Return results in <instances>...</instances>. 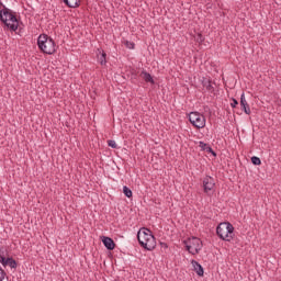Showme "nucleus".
Returning <instances> with one entry per match:
<instances>
[{"mask_svg":"<svg viewBox=\"0 0 281 281\" xmlns=\"http://www.w3.org/2000/svg\"><path fill=\"white\" fill-rule=\"evenodd\" d=\"M189 122L194 128H205V115L199 112L189 113Z\"/></svg>","mask_w":281,"mask_h":281,"instance_id":"nucleus-5","label":"nucleus"},{"mask_svg":"<svg viewBox=\"0 0 281 281\" xmlns=\"http://www.w3.org/2000/svg\"><path fill=\"white\" fill-rule=\"evenodd\" d=\"M125 46L127 47V49H135V43L133 42L126 41Z\"/></svg>","mask_w":281,"mask_h":281,"instance_id":"nucleus-22","label":"nucleus"},{"mask_svg":"<svg viewBox=\"0 0 281 281\" xmlns=\"http://www.w3.org/2000/svg\"><path fill=\"white\" fill-rule=\"evenodd\" d=\"M216 235L221 240L231 243L234 240V225L229 222H222L216 227Z\"/></svg>","mask_w":281,"mask_h":281,"instance_id":"nucleus-4","label":"nucleus"},{"mask_svg":"<svg viewBox=\"0 0 281 281\" xmlns=\"http://www.w3.org/2000/svg\"><path fill=\"white\" fill-rule=\"evenodd\" d=\"M216 186V182L214 181V178L206 176L203 179V188H204V192H212V190H214V187Z\"/></svg>","mask_w":281,"mask_h":281,"instance_id":"nucleus-7","label":"nucleus"},{"mask_svg":"<svg viewBox=\"0 0 281 281\" xmlns=\"http://www.w3.org/2000/svg\"><path fill=\"white\" fill-rule=\"evenodd\" d=\"M232 103H231V106H232V109H236V105L238 104V100H236V99H232Z\"/></svg>","mask_w":281,"mask_h":281,"instance_id":"nucleus-25","label":"nucleus"},{"mask_svg":"<svg viewBox=\"0 0 281 281\" xmlns=\"http://www.w3.org/2000/svg\"><path fill=\"white\" fill-rule=\"evenodd\" d=\"M140 78H143L145 82H150V85H155V79H153V76L146 70H143L140 72Z\"/></svg>","mask_w":281,"mask_h":281,"instance_id":"nucleus-12","label":"nucleus"},{"mask_svg":"<svg viewBox=\"0 0 281 281\" xmlns=\"http://www.w3.org/2000/svg\"><path fill=\"white\" fill-rule=\"evenodd\" d=\"M37 47L43 54H56V42L47 34H41L37 38Z\"/></svg>","mask_w":281,"mask_h":281,"instance_id":"nucleus-3","label":"nucleus"},{"mask_svg":"<svg viewBox=\"0 0 281 281\" xmlns=\"http://www.w3.org/2000/svg\"><path fill=\"white\" fill-rule=\"evenodd\" d=\"M108 146H110V148H117V143H115L113 139H110L108 140Z\"/></svg>","mask_w":281,"mask_h":281,"instance_id":"nucleus-23","label":"nucleus"},{"mask_svg":"<svg viewBox=\"0 0 281 281\" xmlns=\"http://www.w3.org/2000/svg\"><path fill=\"white\" fill-rule=\"evenodd\" d=\"M161 247H164V249H168V244L161 243Z\"/></svg>","mask_w":281,"mask_h":281,"instance_id":"nucleus-26","label":"nucleus"},{"mask_svg":"<svg viewBox=\"0 0 281 281\" xmlns=\"http://www.w3.org/2000/svg\"><path fill=\"white\" fill-rule=\"evenodd\" d=\"M101 240H102L105 249H108V251H113V249H115V241L113 240V238L106 237V236H101Z\"/></svg>","mask_w":281,"mask_h":281,"instance_id":"nucleus-8","label":"nucleus"},{"mask_svg":"<svg viewBox=\"0 0 281 281\" xmlns=\"http://www.w3.org/2000/svg\"><path fill=\"white\" fill-rule=\"evenodd\" d=\"M250 159L254 166H260L262 164V160H260V157L252 156Z\"/></svg>","mask_w":281,"mask_h":281,"instance_id":"nucleus-18","label":"nucleus"},{"mask_svg":"<svg viewBox=\"0 0 281 281\" xmlns=\"http://www.w3.org/2000/svg\"><path fill=\"white\" fill-rule=\"evenodd\" d=\"M8 267H10V269H16V267H19V263L16 262V260H14V258L8 257Z\"/></svg>","mask_w":281,"mask_h":281,"instance_id":"nucleus-15","label":"nucleus"},{"mask_svg":"<svg viewBox=\"0 0 281 281\" xmlns=\"http://www.w3.org/2000/svg\"><path fill=\"white\" fill-rule=\"evenodd\" d=\"M5 276H8V273H5V270L0 266V281L5 280Z\"/></svg>","mask_w":281,"mask_h":281,"instance_id":"nucleus-20","label":"nucleus"},{"mask_svg":"<svg viewBox=\"0 0 281 281\" xmlns=\"http://www.w3.org/2000/svg\"><path fill=\"white\" fill-rule=\"evenodd\" d=\"M98 61L100 65H106V53L102 52L100 55H98Z\"/></svg>","mask_w":281,"mask_h":281,"instance_id":"nucleus-16","label":"nucleus"},{"mask_svg":"<svg viewBox=\"0 0 281 281\" xmlns=\"http://www.w3.org/2000/svg\"><path fill=\"white\" fill-rule=\"evenodd\" d=\"M191 265L193 267V271H195L196 276H199L200 278H203L205 270L203 269V266H201V263H199V261L192 259L191 260Z\"/></svg>","mask_w":281,"mask_h":281,"instance_id":"nucleus-9","label":"nucleus"},{"mask_svg":"<svg viewBox=\"0 0 281 281\" xmlns=\"http://www.w3.org/2000/svg\"><path fill=\"white\" fill-rule=\"evenodd\" d=\"M8 258H10V255H8L7 257H4L0 263L2 265V267L7 268L8 267Z\"/></svg>","mask_w":281,"mask_h":281,"instance_id":"nucleus-24","label":"nucleus"},{"mask_svg":"<svg viewBox=\"0 0 281 281\" xmlns=\"http://www.w3.org/2000/svg\"><path fill=\"white\" fill-rule=\"evenodd\" d=\"M240 108L246 115H251V109L249 108V103H247V99H245V92L240 95Z\"/></svg>","mask_w":281,"mask_h":281,"instance_id":"nucleus-10","label":"nucleus"},{"mask_svg":"<svg viewBox=\"0 0 281 281\" xmlns=\"http://www.w3.org/2000/svg\"><path fill=\"white\" fill-rule=\"evenodd\" d=\"M195 41H196V43H203V41H205V37H203V35L201 33H199L195 36Z\"/></svg>","mask_w":281,"mask_h":281,"instance_id":"nucleus-21","label":"nucleus"},{"mask_svg":"<svg viewBox=\"0 0 281 281\" xmlns=\"http://www.w3.org/2000/svg\"><path fill=\"white\" fill-rule=\"evenodd\" d=\"M65 5L68 8H78L80 5V0H63Z\"/></svg>","mask_w":281,"mask_h":281,"instance_id":"nucleus-14","label":"nucleus"},{"mask_svg":"<svg viewBox=\"0 0 281 281\" xmlns=\"http://www.w3.org/2000/svg\"><path fill=\"white\" fill-rule=\"evenodd\" d=\"M123 194L127 196V199L133 198V191L126 186L123 187Z\"/></svg>","mask_w":281,"mask_h":281,"instance_id":"nucleus-17","label":"nucleus"},{"mask_svg":"<svg viewBox=\"0 0 281 281\" xmlns=\"http://www.w3.org/2000/svg\"><path fill=\"white\" fill-rule=\"evenodd\" d=\"M0 21L11 32H16V30H19V19L16 18V12L10 10L5 5H3L2 10H0Z\"/></svg>","mask_w":281,"mask_h":281,"instance_id":"nucleus-1","label":"nucleus"},{"mask_svg":"<svg viewBox=\"0 0 281 281\" xmlns=\"http://www.w3.org/2000/svg\"><path fill=\"white\" fill-rule=\"evenodd\" d=\"M8 256V249L5 248H0V262L3 260L4 257Z\"/></svg>","mask_w":281,"mask_h":281,"instance_id":"nucleus-19","label":"nucleus"},{"mask_svg":"<svg viewBox=\"0 0 281 281\" xmlns=\"http://www.w3.org/2000/svg\"><path fill=\"white\" fill-rule=\"evenodd\" d=\"M186 244V249L187 251H189V254H191L192 256H196V254H199V251H201V249L203 248V241H201L200 238L193 237L192 240L189 241H184Z\"/></svg>","mask_w":281,"mask_h":281,"instance_id":"nucleus-6","label":"nucleus"},{"mask_svg":"<svg viewBox=\"0 0 281 281\" xmlns=\"http://www.w3.org/2000/svg\"><path fill=\"white\" fill-rule=\"evenodd\" d=\"M137 240L147 251H153L157 247V240L155 239V235L148 228H142L137 233Z\"/></svg>","mask_w":281,"mask_h":281,"instance_id":"nucleus-2","label":"nucleus"},{"mask_svg":"<svg viewBox=\"0 0 281 281\" xmlns=\"http://www.w3.org/2000/svg\"><path fill=\"white\" fill-rule=\"evenodd\" d=\"M202 86L204 87V89H206V91H209V93H214V86L212 85V80L203 78Z\"/></svg>","mask_w":281,"mask_h":281,"instance_id":"nucleus-11","label":"nucleus"},{"mask_svg":"<svg viewBox=\"0 0 281 281\" xmlns=\"http://www.w3.org/2000/svg\"><path fill=\"white\" fill-rule=\"evenodd\" d=\"M200 148H202V150H205L206 153H211V155H213V157H216V151H214V149H212V147L210 145H207L204 142H200L199 143Z\"/></svg>","mask_w":281,"mask_h":281,"instance_id":"nucleus-13","label":"nucleus"}]
</instances>
